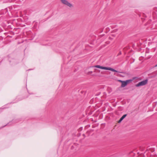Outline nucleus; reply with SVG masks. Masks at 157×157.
Returning a JSON list of instances; mask_svg holds the SVG:
<instances>
[{
  "mask_svg": "<svg viewBox=\"0 0 157 157\" xmlns=\"http://www.w3.org/2000/svg\"><path fill=\"white\" fill-rule=\"evenodd\" d=\"M61 1L62 3L63 4L67 5V6L71 7L72 6L71 4L69 3L66 0H61Z\"/></svg>",
  "mask_w": 157,
  "mask_h": 157,
  "instance_id": "20e7f679",
  "label": "nucleus"
},
{
  "mask_svg": "<svg viewBox=\"0 0 157 157\" xmlns=\"http://www.w3.org/2000/svg\"><path fill=\"white\" fill-rule=\"evenodd\" d=\"M132 80H128L125 81H123L122 82V84L121 85V87H124L126 86L128 83L132 81Z\"/></svg>",
  "mask_w": 157,
  "mask_h": 157,
  "instance_id": "7ed1b4c3",
  "label": "nucleus"
},
{
  "mask_svg": "<svg viewBox=\"0 0 157 157\" xmlns=\"http://www.w3.org/2000/svg\"><path fill=\"white\" fill-rule=\"evenodd\" d=\"M126 116V114H124V115L121 118V119H122V120H123L125 117Z\"/></svg>",
  "mask_w": 157,
  "mask_h": 157,
  "instance_id": "39448f33",
  "label": "nucleus"
},
{
  "mask_svg": "<svg viewBox=\"0 0 157 157\" xmlns=\"http://www.w3.org/2000/svg\"><path fill=\"white\" fill-rule=\"evenodd\" d=\"M118 81H119V82H121V83H122V82H123V81H122V80H118Z\"/></svg>",
  "mask_w": 157,
  "mask_h": 157,
  "instance_id": "0eeeda50",
  "label": "nucleus"
},
{
  "mask_svg": "<svg viewBox=\"0 0 157 157\" xmlns=\"http://www.w3.org/2000/svg\"><path fill=\"white\" fill-rule=\"evenodd\" d=\"M148 82L147 79L145 80L139 82L138 84L136 85V86L138 87L140 86H143L147 84Z\"/></svg>",
  "mask_w": 157,
  "mask_h": 157,
  "instance_id": "f03ea898",
  "label": "nucleus"
},
{
  "mask_svg": "<svg viewBox=\"0 0 157 157\" xmlns=\"http://www.w3.org/2000/svg\"><path fill=\"white\" fill-rule=\"evenodd\" d=\"M122 120H123L121 118L120 119V120L118 122L119 123Z\"/></svg>",
  "mask_w": 157,
  "mask_h": 157,
  "instance_id": "423d86ee",
  "label": "nucleus"
},
{
  "mask_svg": "<svg viewBox=\"0 0 157 157\" xmlns=\"http://www.w3.org/2000/svg\"><path fill=\"white\" fill-rule=\"evenodd\" d=\"M155 67H157V64L155 65Z\"/></svg>",
  "mask_w": 157,
  "mask_h": 157,
  "instance_id": "6e6552de",
  "label": "nucleus"
},
{
  "mask_svg": "<svg viewBox=\"0 0 157 157\" xmlns=\"http://www.w3.org/2000/svg\"><path fill=\"white\" fill-rule=\"evenodd\" d=\"M95 67L101 69H102L106 70H109L112 71L113 72H117V71L116 70H114V69L110 67H102L100 65H96L95 66Z\"/></svg>",
  "mask_w": 157,
  "mask_h": 157,
  "instance_id": "f257e3e1",
  "label": "nucleus"
}]
</instances>
